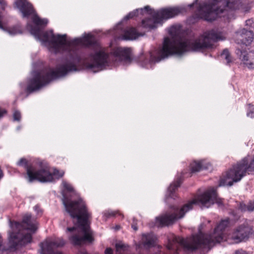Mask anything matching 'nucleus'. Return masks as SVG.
Instances as JSON below:
<instances>
[{
	"label": "nucleus",
	"mask_w": 254,
	"mask_h": 254,
	"mask_svg": "<svg viewBox=\"0 0 254 254\" xmlns=\"http://www.w3.org/2000/svg\"><path fill=\"white\" fill-rule=\"evenodd\" d=\"M69 47L65 48L67 56L63 64L58 65L55 70L43 69L31 72V77L27 82L26 91L29 93L38 91L48 84L51 81L65 76L68 73L78 70V65L81 59L79 46L97 47L98 44L91 34L85 35L82 38L66 40Z\"/></svg>",
	"instance_id": "nucleus-1"
},
{
	"label": "nucleus",
	"mask_w": 254,
	"mask_h": 254,
	"mask_svg": "<svg viewBox=\"0 0 254 254\" xmlns=\"http://www.w3.org/2000/svg\"><path fill=\"white\" fill-rule=\"evenodd\" d=\"M62 201L65 210L70 217L77 220V229L75 227L67 228L69 232H76L75 234L69 237L70 242L75 246L80 245L86 242L91 243L93 239L87 224L91 213L88 211L85 201L81 198L72 200L64 193H63Z\"/></svg>",
	"instance_id": "nucleus-2"
},
{
	"label": "nucleus",
	"mask_w": 254,
	"mask_h": 254,
	"mask_svg": "<svg viewBox=\"0 0 254 254\" xmlns=\"http://www.w3.org/2000/svg\"><path fill=\"white\" fill-rule=\"evenodd\" d=\"M168 33L171 39L165 37L158 56L155 57L150 54V59L146 60L142 66L149 68L152 64L170 56L180 57L190 49V30L188 29L183 30L181 25H173L169 28Z\"/></svg>",
	"instance_id": "nucleus-3"
},
{
	"label": "nucleus",
	"mask_w": 254,
	"mask_h": 254,
	"mask_svg": "<svg viewBox=\"0 0 254 254\" xmlns=\"http://www.w3.org/2000/svg\"><path fill=\"white\" fill-rule=\"evenodd\" d=\"M91 63H87L85 66L87 69L95 73L110 68L119 62L130 63V50L128 48H117L111 53H107L100 49L90 54Z\"/></svg>",
	"instance_id": "nucleus-4"
},
{
	"label": "nucleus",
	"mask_w": 254,
	"mask_h": 254,
	"mask_svg": "<svg viewBox=\"0 0 254 254\" xmlns=\"http://www.w3.org/2000/svg\"><path fill=\"white\" fill-rule=\"evenodd\" d=\"M196 3L198 17L208 21L214 20L225 10L239 9L240 5L238 0H197Z\"/></svg>",
	"instance_id": "nucleus-5"
},
{
	"label": "nucleus",
	"mask_w": 254,
	"mask_h": 254,
	"mask_svg": "<svg viewBox=\"0 0 254 254\" xmlns=\"http://www.w3.org/2000/svg\"><path fill=\"white\" fill-rule=\"evenodd\" d=\"M230 220L226 218L222 220L215 228L212 234L202 233L200 230L197 235H191V251L194 250H200L204 251L209 250L210 247L216 243H220L223 241H227V235H225L224 231L229 227Z\"/></svg>",
	"instance_id": "nucleus-6"
},
{
	"label": "nucleus",
	"mask_w": 254,
	"mask_h": 254,
	"mask_svg": "<svg viewBox=\"0 0 254 254\" xmlns=\"http://www.w3.org/2000/svg\"><path fill=\"white\" fill-rule=\"evenodd\" d=\"M254 171V155L247 156L234 164L225 176L221 178L219 186H232L240 181L247 174Z\"/></svg>",
	"instance_id": "nucleus-7"
},
{
	"label": "nucleus",
	"mask_w": 254,
	"mask_h": 254,
	"mask_svg": "<svg viewBox=\"0 0 254 254\" xmlns=\"http://www.w3.org/2000/svg\"><path fill=\"white\" fill-rule=\"evenodd\" d=\"M27 28L35 38L43 43H48L54 50L55 53H65V48L69 47L66 44V35L58 34L55 35L52 30L42 32L40 28L28 24Z\"/></svg>",
	"instance_id": "nucleus-8"
},
{
	"label": "nucleus",
	"mask_w": 254,
	"mask_h": 254,
	"mask_svg": "<svg viewBox=\"0 0 254 254\" xmlns=\"http://www.w3.org/2000/svg\"><path fill=\"white\" fill-rule=\"evenodd\" d=\"M144 9L152 17L143 19L142 26L149 29L156 28L157 24L161 23L164 20L173 18L184 11V8L177 6L164 8L155 11L147 5L144 7Z\"/></svg>",
	"instance_id": "nucleus-9"
},
{
	"label": "nucleus",
	"mask_w": 254,
	"mask_h": 254,
	"mask_svg": "<svg viewBox=\"0 0 254 254\" xmlns=\"http://www.w3.org/2000/svg\"><path fill=\"white\" fill-rule=\"evenodd\" d=\"M17 165L23 167L27 171L28 181L30 183L37 180L41 183L51 182L54 180V176H57L59 179L64 175V173H60L58 170L55 169L53 173H51L50 168L47 166L42 167L36 172H34L31 167L28 164L27 160L25 158H21L17 163Z\"/></svg>",
	"instance_id": "nucleus-10"
},
{
	"label": "nucleus",
	"mask_w": 254,
	"mask_h": 254,
	"mask_svg": "<svg viewBox=\"0 0 254 254\" xmlns=\"http://www.w3.org/2000/svg\"><path fill=\"white\" fill-rule=\"evenodd\" d=\"M172 213L166 214L156 218V224L159 227L169 226L173 224L178 219L183 217L185 213L190 208V201H189L181 208L173 205L170 206Z\"/></svg>",
	"instance_id": "nucleus-11"
},
{
	"label": "nucleus",
	"mask_w": 254,
	"mask_h": 254,
	"mask_svg": "<svg viewBox=\"0 0 254 254\" xmlns=\"http://www.w3.org/2000/svg\"><path fill=\"white\" fill-rule=\"evenodd\" d=\"M220 40H222L221 37L215 30L206 31L202 36L191 42V51H203L212 49L214 43Z\"/></svg>",
	"instance_id": "nucleus-12"
},
{
	"label": "nucleus",
	"mask_w": 254,
	"mask_h": 254,
	"mask_svg": "<svg viewBox=\"0 0 254 254\" xmlns=\"http://www.w3.org/2000/svg\"><path fill=\"white\" fill-rule=\"evenodd\" d=\"M1 237L0 235V251L2 252H14L16 250L18 246H24L31 242L32 235L27 233L24 235L20 233L12 232L10 234L8 246L2 245Z\"/></svg>",
	"instance_id": "nucleus-13"
},
{
	"label": "nucleus",
	"mask_w": 254,
	"mask_h": 254,
	"mask_svg": "<svg viewBox=\"0 0 254 254\" xmlns=\"http://www.w3.org/2000/svg\"><path fill=\"white\" fill-rule=\"evenodd\" d=\"M217 203L219 207L223 206V200L218 198L215 190H211L204 192L197 197L191 199V205L198 204L202 207H209L214 203Z\"/></svg>",
	"instance_id": "nucleus-14"
},
{
	"label": "nucleus",
	"mask_w": 254,
	"mask_h": 254,
	"mask_svg": "<svg viewBox=\"0 0 254 254\" xmlns=\"http://www.w3.org/2000/svg\"><path fill=\"white\" fill-rule=\"evenodd\" d=\"M252 233V229L247 223L240 225L227 235V241L230 243H239L247 240Z\"/></svg>",
	"instance_id": "nucleus-15"
},
{
	"label": "nucleus",
	"mask_w": 254,
	"mask_h": 254,
	"mask_svg": "<svg viewBox=\"0 0 254 254\" xmlns=\"http://www.w3.org/2000/svg\"><path fill=\"white\" fill-rule=\"evenodd\" d=\"M10 224L12 227H15L18 230H20L21 229H25L30 231L32 233H34L37 229L36 224L32 223L31 221V215L30 214L24 215L21 222H10Z\"/></svg>",
	"instance_id": "nucleus-16"
},
{
	"label": "nucleus",
	"mask_w": 254,
	"mask_h": 254,
	"mask_svg": "<svg viewBox=\"0 0 254 254\" xmlns=\"http://www.w3.org/2000/svg\"><path fill=\"white\" fill-rule=\"evenodd\" d=\"M14 7L19 9L23 17H28L35 13L32 5L27 0H16L14 3Z\"/></svg>",
	"instance_id": "nucleus-17"
},
{
	"label": "nucleus",
	"mask_w": 254,
	"mask_h": 254,
	"mask_svg": "<svg viewBox=\"0 0 254 254\" xmlns=\"http://www.w3.org/2000/svg\"><path fill=\"white\" fill-rule=\"evenodd\" d=\"M254 34L251 30L243 28L237 32L236 41L238 44L249 45L253 41Z\"/></svg>",
	"instance_id": "nucleus-18"
},
{
	"label": "nucleus",
	"mask_w": 254,
	"mask_h": 254,
	"mask_svg": "<svg viewBox=\"0 0 254 254\" xmlns=\"http://www.w3.org/2000/svg\"><path fill=\"white\" fill-rule=\"evenodd\" d=\"M184 173H182L180 175H178L175 181L171 184L168 189V194L166 195L165 200L167 201L170 198L175 199L177 196L175 194V190L180 186L183 182L184 177Z\"/></svg>",
	"instance_id": "nucleus-19"
},
{
	"label": "nucleus",
	"mask_w": 254,
	"mask_h": 254,
	"mask_svg": "<svg viewBox=\"0 0 254 254\" xmlns=\"http://www.w3.org/2000/svg\"><path fill=\"white\" fill-rule=\"evenodd\" d=\"M240 59L243 64L250 69H254V52L240 51Z\"/></svg>",
	"instance_id": "nucleus-20"
},
{
	"label": "nucleus",
	"mask_w": 254,
	"mask_h": 254,
	"mask_svg": "<svg viewBox=\"0 0 254 254\" xmlns=\"http://www.w3.org/2000/svg\"><path fill=\"white\" fill-rule=\"evenodd\" d=\"M142 35V34L137 32L135 28L127 27L124 30V33L121 36V39L124 40H133Z\"/></svg>",
	"instance_id": "nucleus-21"
},
{
	"label": "nucleus",
	"mask_w": 254,
	"mask_h": 254,
	"mask_svg": "<svg viewBox=\"0 0 254 254\" xmlns=\"http://www.w3.org/2000/svg\"><path fill=\"white\" fill-rule=\"evenodd\" d=\"M156 238L153 233L142 234V242L144 246L150 248L154 246Z\"/></svg>",
	"instance_id": "nucleus-22"
},
{
	"label": "nucleus",
	"mask_w": 254,
	"mask_h": 254,
	"mask_svg": "<svg viewBox=\"0 0 254 254\" xmlns=\"http://www.w3.org/2000/svg\"><path fill=\"white\" fill-rule=\"evenodd\" d=\"M238 207L242 212H252L254 210V200L250 201L247 204L240 202Z\"/></svg>",
	"instance_id": "nucleus-23"
},
{
	"label": "nucleus",
	"mask_w": 254,
	"mask_h": 254,
	"mask_svg": "<svg viewBox=\"0 0 254 254\" xmlns=\"http://www.w3.org/2000/svg\"><path fill=\"white\" fill-rule=\"evenodd\" d=\"M32 21L36 25L40 26H45L48 22V19L46 18L41 19L37 15H34L32 18Z\"/></svg>",
	"instance_id": "nucleus-24"
},
{
	"label": "nucleus",
	"mask_w": 254,
	"mask_h": 254,
	"mask_svg": "<svg viewBox=\"0 0 254 254\" xmlns=\"http://www.w3.org/2000/svg\"><path fill=\"white\" fill-rule=\"evenodd\" d=\"M144 11V7L143 8L136 9V10L129 12L127 15L124 17V20H127L130 18H132L135 16H137L139 12H140L141 14H143Z\"/></svg>",
	"instance_id": "nucleus-25"
},
{
	"label": "nucleus",
	"mask_w": 254,
	"mask_h": 254,
	"mask_svg": "<svg viewBox=\"0 0 254 254\" xmlns=\"http://www.w3.org/2000/svg\"><path fill=\"white\" fill-rule=\"evenodd\" d=\"M202 168L203 166L201 161H193L191 162V173L200 171Z\"/></svg>",
	"instance_id": "nucleus-26"
},
{
	"label": "nucleus",
	"mask_w": 254,
	"mask_h": 254,
	"mask_svg": "<svg viewBox=\"0 0 254 254\" xmlns=\"http://www.w3.org/2000/svg\"><path fill=\"white\" fill-rule=\"evenodd\" d=\"M7 32L12 35L22 33V29L20 25H16L8 28Z\"/></svg>",
	"instance_id": "nucleus-27"
},
{
	"label": "nucleus",
	"mask_w": 254,
	"mask_h": 254,
	"mask_svg": "<svg viewBox=\"0 0 254 254\" xmlns=\"http://www.w3.org/2000/svg\"><path fill=\"white\" fill-rule=\"evenodd\" d=\"M221 57L224 58L226 61V64L228 65H230V64L232 62L231 57L227 49H224L222 52Z\"/></svg>",
	"instance_id": "nucleus-28"
},
{
	"label": "nucleus",
	"mask_w": 254,
	"mask_h": 254,
	"mask_svg": "<svg viewBox=\"0 0 254 254\" xmlns=\"http://www.w3.org/2000/svg\"><path fill=\"white\" fill-rule=\"evenodd\" d=\"M117 214L122 216V217H123V215L118 211L107 210L103 212V216L106 219L111 217L115 216Z\"/></svg>",
	"instance_id": "nucleus-29"
},
{
	"label": "nucleus",
	"mask_w": 254,
	"mask_h": 254,
	"mask_svg": "<svg viewBox=\"0 0 254 254\" xmlns=\"http://www.w3.org/2000/svg\"><path fill=\"white\" fill-rule=\"evenodd\" d=\"M115 247L117 253L119 254H121L122 251H125L127 248L128 247V246H127L120 242L116 244Z\"/></svg>",
	"instance_id": "nucleus-30"
},
{
	"label": "nucleus",
	"mask_w": 254,
	"mask_h": 254,
	"mask_svg": "<svg viewBox=\"0 0 254 254\" xmlns=\"http://www.w3.org/2000/svg\"><path fill=\"white\" fill-rule=\"evenodd\" d=\"M63 186L64 189V190L68 192H74V189L72 186L66 182L65 181L63 182Z\"/></svg>",
	"instance_id": "nucleus-31"
},
{
	"label": "nucleus",
	"mask_w": 254,
	"mask_h": 254,
	"mask_svg": "<svg viewBox=\"0 0 254 254\" xmlns=\"http://www.w3.org/2000/svg\"><path fill=\"white\" fill-rule=\"evenodd\" d=\"M12 116L14 121L20 122L21 121V114L19 111L14 110Z\"/></svg>",
	"instance_id": "nucleus-32"
},
{
	"label": "nucleus",
	"mask_w": 254,
	"mask_h": 254,
	"mask_svg": "<svg viewBox=\"0 0 254 254\" xmlns=\"http://www.w3.org/2000/svg\"><path fill=\"white\" fill-rule=\"evenodd\" d=\"M247 116L251 118H254V106L249 104V109L247 111Z\"/></svg>",
	"instance_id": "nucleus-33"
},
{
	"label": "nucleus",
	"mask_w": 254,
	"mask_h": 254,
	"mask_svg": "<svg viewBox=\"0 0 254 254\" xmlns=\"http://www.w3.org/2000/svg\"><path fill=\"white\" fill-rule=\"evenodd\" d=\"M246 26H247V30L254 29V22L252 19H248L246 21Z\"/></svg>",
	"instance_id": "nucleus-34"
},
{
	"label": "nucleus",
	"mask_w": 254,
	"mask_h": 254,
	"mask_svg": "<svg viewBox=\"0 0 254 254\" xmlns=\"http://www.w3.org/2000/svg\"><path fill=\"white\" fill-rule=\"evenodd\" d=\"M0 6L2 10H4L6 6V1L4 0H0Z\"/></svg>",
	"instance_id": "nucleus-35"
},
{
	"label": "nucleus",
	"mask_w": 254,
	"mask_h": 254,
	"mask_svg": "<svg viewBox=\"0 0 254 254\" xmlns=\"http://www.w3.org/2000/svg\"><path fill=\"white\" fill-rule=\"evenodd\" d=\"M6 113L7 111L6 110L0 108V119L2 118Z\"/></svg>",
	"instance_id": "nucleus-36"
},
{
	"label": "nucleus",
	"mask_w": 254,
	"mask_h": 254,
	"mask_svg": "<svg viewBox=\"0 0 254 254\" xmlns=\"http://www.w3.org/2000/svg\"><path fill=\"white\" fill-rule=\"evenodd\" d=\"M131 228L135 231H136L138 229L137 224L134 218L133 219V223L131 224Z\"/></svg>",
	"instance_id": "nucleus-37"
},
{
	"label": "nucleus",
	"mask_w": 254,
	"mask_h": 254,
	"mask_svg": "<svg viewBox=\"0 0 254 254\" xmlns=\"http://www.w3.org/2000/svg\"><path fill=\"white\" fill-rule=\"evenodd\" d=\"M105 254H113V251L111 248H107L105 251Z\"/></svg>",
	"instance_id": "nucleus-38"
},
{
	"label": "nucleus",
	"mask_w": 254,
	"mask_h": 254,
	"mask_svg": "<svg viewBox=\"0 0 254 254\" xmlns=\"http://www.w3.org/2000/svg\"><path fill=\"white\" fill-rule=\"evenodd\" d=\"M235 254H249L246 251L243 250H237L235 252Z\"/></svg>",
	"instance_id": "nucleus-39"
},
{
	"label": "nucleus",
	"mask_w": 254,
	"mask_h": 254,
	"mask_svg": "<svg viewBox=\"0 0 254 254\" xmlns=\"http://www.w3.org/2000/svg\"><path fill=\"white\" fill-rule=\"evenodd\" d=\"M232 214L234 215V216L235 217V220H238V219L239 218L240 216H238L236 215V214H235V212L234 211H233L232 212Z\"/></svg>",
	"instance_id": "nucleus-40"
},
{
	"label": "nucleus",
	"mask_w": 254,
	"mask_h": 254,
	"mask_svg": "<svg viewBox=\"0 0 254 254\" xmlns=\"http://www.w3.org/2000/svg\"><path fill=\"white\" fill-rule=\"evenodd\" d=\"M120 228V226H119V225L116 226V227H115L116 230H119Z\"/></svg>",
	"instance_id": "nucleus-41"
},
{
	"label": "nucleus",
	"mask_w": 254,
	"mask_h": 254,
	"mask_svg": "<svg viewBox=\"0 0 254 254\" xmlns=\"http://www.w3.org/2000/svg\"><path fill=\"white\" fill-rule=\"evenodd\" d=\"M3 26H2V24L1 22V21H0V29H3Z\"/></svg>",
	"instance_id": "nucleus-42"
},
{
	"label": "nucleus",
	"mask_w": 254,
	"mask_h": 254,
	"mask_svg": "<svg viewBox=\"0 0 254 254\" xmlns=\"http://www.w3.org/2000/svg\"><path fill=\"white\" fill-rule=\"evenodd\" d=\"M194 6V3H191V8H193Z\"/></svg>",
	"instance_id": "nucleus-43"
},
{
	"label": "nucleus",
	"mask_w": 254,
	"mask_h": 254,
	"mask_svg": "<svg viewBox=\"0 0 254 254\" xmlns=\"http://www.w3.org/2000/svg\"><path fill=\"white\" fill-rule=\"evenodd\" d=\"M20 129V127H18L17 128V130H19Z\"/></svg>",
	"instance_id": "nucleus-44"
},
{
	"label": "nucleus",
	"mask_w": 254,
	"mask_h": 254,
	"mask_svg": "<svg viewBox=\"0 0 254 254\" xmlns=\"http://www.w3.org/2000/svg\"><path fill=\"white\" fill-rule=\"evenodd\" d=\"M120 26V24H119V25L117 27H119Z\"/></svg>",
	"instance_id": "nucleus-45"
},
{
	"label": "nucleus",
	"mask_w": 254,
	"mask_h": 254,
	"mask_svg": "<svg viewBox=\"0 0 254 254\" xmlns=\"http://www.w3.org/2000/svg\"><path fill=\"white\" fill-rule=\"evenodd\" d=\"M37 207V206H35L34 207V208H36Z\"/></svg>",
	"instance_id": "nucleus-46"
}]
</instances>
